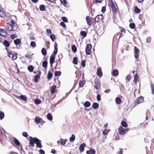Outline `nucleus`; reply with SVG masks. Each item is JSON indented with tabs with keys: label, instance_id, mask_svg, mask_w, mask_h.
<instances>
[{
	"label": "nucleus",
	"instance_id": "8",
	"mask_svg": "<svg viewBox=\"0 0 154 154\" xmlns=\"http://www.w3.org/2000/svg\"><path fill=\"white\" fill-rule=\"evenodd\" d=\"M102 18L103 15L102 14L98 15L94 19V20L95 21V23L96 22L98 23L102 20Z\"/></svg>",
	"mask_w": 154,
	"mask_h": 154
},
{
	"label": "nucleus",
	"instance_id": "49",
	"mask_svg": "<svg viewBox=\"0 0 154 154\" xmlns=\"http://www.w3.org/2000/svg\"><path fill=\"white\" fill-rule=\"evenodd\" d=\"M34 101L36 104H39L41 102V100L39 99H36L34 100Z\"/></svg>",
	"mask_w": 154,
	"mask_h": 154
},
{
	"label": "nucleus",
	"instance_id": "18",
	"mask_svg": "<svg viewBox=\"0 0 154 154\" xmlns=\"http://www.w3.org/2000/svg\"><path fill=\"white\" fill-rule=\"evenodd\" d=\"M96 151L94 149H90L89 150H87L86 151L87 154H95Z\"/></svg>",
	"mask_w": 154,
	"mask_h": 154
},
{
	"label": "nucleus",
	"instance_id": "58",
	"mask_svg": "<svg viewBox=\"0 0 154 154\" xmlns=\"http://www.w3.org/2000/svg\"><path fill=\"white\" fill-rule=\"evenodd\" d=\"M106 9V8L105 6H103L102 7V9H101V11L103 13H104Z\"/></svg>",
	"mask_w": 154,
	"mask_h": 154
},
{
	"label": "nucleus",
	"instance_id": "44",
	"mask_svg": "<svg viewBox=\"0 0 154 154\" xmlns=\"http://www.w3.org/2000/svg\"><path fill=\"white\" fill-rule=\"evenodd\" d=\"M72 51L74 52H75L77 51V48L75 45H73L72 46Z\"/></svg>",
	"mask_w": 154,
	"mask_h": 154
},
{
	"label": "nucleus",
	"instance_id": "43",
	"mask_svg": "<svg viewBox=\"0 0 154 154\" xmlns=\"http://www.w3.org/2000/svg\"><path fill=\"white\" fill-rule=\"evenodd\" d=\"M20 98L23 100L25 101L27 100V97L25 95H21L20 96Z\"/></svg>",
	"mask_w": 154,
	"mask_h": 154
},
{
	"label": "nucleus",
	"instance_id": "55",
	"mask_svg": "<svg viewBox=\"0 0 154 154\" xmlns=\"http://www.w3.org/2000/svg\"><path fill=\"white\" fill-rule=\"evenodd\" d=\"M22 135L23 136L25 137H27L28 136V134L26 132H23L22 133Z\"/></svg>",
	"mask_w": 154,
	"mask_h": 154
},
{
	"label": "nucleus",
	"instance_id": "9",
	"mask_svg": "<svg viewBox=\"0 0 154 154\" xmlns=\"http://www.w3.org/2000/svg\"><path fill=\"white\" fill-rule=\"evenodd\" d=\"M42 121V119L41 118H40L38 116H36L34 122L37 125L38 124Z\"/></svg>",
	"mask_w": 154,
	"mask_h": 154
},
{
	"label": "nucleus",
	"instance_id": "14",
	"mask_svg": "<svg viewBox=\"0 0 154 154\" xmlns=\"http://www.w3.org/2000/svg\"><path fill=\"white\" fill-rule=\"evenodd\" d=\"M124 128L122 127H119V131L120 134L122 135H123L125 134V132L124 131Z\"/></svg>",
	"mask_w": 154,
	"mask_h": 154
},
{
	"label": "nucleus",
	"instance_id": "35",
	"mask_svg": "<svg viewBox=\"0 0 154 154\" xmlns=\"http://www.w3.org/2000/svg\"><path fill=\"white\" fill-rule=\"evenodd\" d=\"M28 70L30 72H32L34 70V67L32 65H30L28 67Z\"/></svg>",
	"mask_w": 154,
	"mask_h": 154
},
{
	"label": "nucleus",
	"instance_id": "56",
	"mask_svg": "<svg viewBox=\"0 0 154 154\" xmlns=\"http://www.w3.org/2000/svg\"><path fill=\"white\" fill-rule=\"evenodd\" d=\"M17 36L16 34H12L11 35V38L12 39H13L16 38Z\"/></svg>",
	"mask_w": 154,
	"mask_h": 154
},
{
	"label": "nucleus",
	"instance_id": "53",
	"mask_svg": "<svg viewBox=\"0 0 154 154\" xmlns=\"http://www.w3.org/2000/svg\"><path fill=\"white\" fill-rule=\"evenodd\" d=\"M63 56L61 54H59L58 55V57L59 58V61H60L59 65H60L61 63L60 59H61L63 58Z\"/></svg>",
	"mask_w": 154,
	"mask_h": 154
},
{
	"label": "nucleus",
	"instance_id": "17",
	"mask_svg": "<svg viewBox=\"0 0 154 154\" xmlns=\"http://www.w3.org/2000/svg\"><path fill=\"white\" fill-rule=\"evenodd\" d=\"M86 146V144L85 143H83L81 144L79 147V149L80 151L81 152H82L84 150V147Z\"/></svg>",
	"mask_w": 154,
	"mask_h": 154
},
{
	"label": "nucleus",
	"instance_id": "12",
	"mask_svg": "<svg viewBox=\"0 0 154 154\" xmlns=\"http://www.w3.org/2000/svg\"><path fill=\"white\" fill-rule=\"evenodd\" d=\"M0 32L4 33V35H2V34L1 33H0V35L4 37H6L7 36V34L6 30L4 29H2L0 28Z\"/></svg>",
	"mask_w": 154,
	"mask_h": 154
},
{
	"label": "nucleus",
	"instance_id": "41",
	"mask_svg": "<svg viewBox=\"0 0 154 154\" xmlns=\"http://www.w3.org/2000/svg\"><path fill=\"white\" fill-rule=\"evenodd\" d=\"M81 35L83 37H85L87 35V33L85 31H81L80 33Z\"/></svg>",
	"mask_w": 154,
	"mask_h": 154
},
{
	"label": "nucleus",
	"instance_id": "39",
	"mask_svg": "<svg viewBox=\"0 0 154 154\" xmlns=\"http://www.w3.org/2000/svg\"><path fill=\"white\" fill-rule=\"evenodd\" d=\"M61 72L60 71H55L54 75L56 77L59 76L60 75Z\"/></svg>",
	"mask_w": 154,
	"mask_h": 154
},
{
	"label": "nucleus",
	"instance_id": "45",
	"mask_svg": "<svg viewBox=\"0 0 154 154\" xmlns=\"http://www.w3.org/2000/svg\"><path fill=\"white\" fill-rule=\"evenodd\" d=\"M72 62L73 64L77 65L78 64L77 58V57H74L73 58Z\"/></svg>",
	"mask_w": 154,
	"mask_h": 154
},
{
	"label": "nucleus",
	"instance_id": "60",
	"mask_svg": "<svg viewBox=\"0 0 154 154\" xmlns=\"http://www.w3.org/2000/svg\"><path fill=\"white\" fill-rule=\"evenodd\" d=\"M151 39L150 37H148L146 39V42H147L150 43L151 41Z\"/></svg>",
	"mask_w": 154,
	"mask_h": 154
},
{
	"label": "nucleus",
	"instance_id": "50",
	"mask_svg": "<svg viewBox=\"0 0 154 154\" xmlns=\"http://www.w3.org/2000/svg\"><path fill=\"white\" fill-rule=\"evenodd\" d=\"M30 46L32 47L35 48L36 46L35 42L34 41L31 42L30 43Z\"/></svg>",
	"mask_w": 154,
	"mask_h": 154
},
{
	"label": "nucleus",
	"instance_id": "10",
	"mask_svg": "<svg viewBox=\"0 0 154 154\" xmlns=\"http://www.w3.org/2000/svg\"><path fill=\"white\" fill-rule=\"evenodd\" d=\"M111 8L112 10V12L114 15H115L116 14V6H115L114 3L112 2V3H111Z\"/></svg>",
	"mask_w": 154,
	"mask_h": 154
},
{
	"label": "nucleus",
	"instance_id": "32",
	"mask_svg": "<svg viewBox=\"0 0 154 154\" xmlns=\"http://www.w3.org/2000/svg\"><path fill=\"white\" fill-rule=\"evenodd\" d=\"M45 6L44 5H41L39 6V9L41 11H44L45 10Z\"/></svg>",
	"mask_w": 154,
	"mask_h": 154
},
{
	"label": "nucleus",
	"instance_id": "27",
	"mask_svg": "<svg viewBox=\"0 0 154 154\" xmlns=\"http://www.w3.org/2000/svg\"><path fill=\"white\" fill-rule=\"evenodd\" d=\"M138 78L139 76L138 75L137 73H136L134 75V82H135V84H136L137 83V81Z\"/></svg>",
	"mask_w": 154,
	"mask_h": 154
},
{
	"label": "nucleus",
	"instance_id": "6",
	"mask_svg": "<svg viewBox=\"0 0 154 154\" xmlns=\"http://www.w3.org/2000/svg\"><path fill=\"white\" fill-rule=\"evenodd\" d=\"M54 51L51 55L55 57V55L57 54L58 51L57 45L56 42H55L54 44Z\"/></svg>",
	"mask_w": 154,
	"mask_h": 154
},
{
	"label": "nucleus",
	"instance_id": "19",
	"mask_svg": "<svg viewBox=\"0 0 154 154\" xmlns=\"http://www.w3.org/2000/svg\"><path fill=\"white\" fill-rule=\"evenodd\" d=\"M86 19L88 24L90 26L91 25V19L89 16H87L86 17Z\"/></svg>",
	"mask_w": 154,
	"mask_h": 154
},
{
	"label": "nucleus",
	"instance_id": "20",
	"mask_svg": "<svg viewBox=\"0 0 154 154\" xmlns=\"http://www.w3.org/2000/svg\"><path fill=\"white\" fill-rule=\"evenodd\" d=\"M2 44L5 47H8L10 45L9 42L6 40H5L2 42Z\"/></svg>",
	"mask_w": 154,
	"mask_h": 154
},
{
	"label": "nucleus",
	"instance_id": "52",
	"mask_svg": "<svg viewBox=\"0 0 154 154\" xmlns=\"http://www.w3.org/2000/svg\"><path fill=\"white\" fill-rule=\"evenodd\" d=\"M97 99L98 101H100L101 100V95L100 94H98L97 96Z\"/></svg>",
	"mask_w": 154,
	"mask_h": 154
},
{
	"label": "nucleus",
	"instance_id": "57",
	"mask_svg": "<svg viewBox=\"0 0 154 154\" xmlns=\"http://www.w3.org/2000/svg\"><path fill=\"white\" fill-rule=\"evenodd\" d=\"M60 25L62 26L63 27H66V25L64 22H61L60 23Z\"/></svg>",
	"mask_w": 154,
	"mask_h": 154
},
{
	"label": "nucleus",
	"instance_id": "47",
	"mask_svg": "<svg viewBox=\"0 0 154 154\" xmlns=\"http://www.w3.org/2000/svg\"><path fill=\"white\" fill-rule=\"evenodd\" d=\"M50 38L53 42H54V40L56 39L55 36L54 34H51L50 35Z\"/></svg>",
	"mask_w": 154,
	"mask_h": 154
},
{
	"label": "nucleus",
	"instance_id": "25",
	"mask_svg": "<svg viewBox=\"0 0 154 154\" xmlns=\"http://www.w3.org/2000/svg\"><path fill=\"white\" fill-rule=\"evenodd\" d=\"M99 106V104L97 103H94L92 106V107L94 109H97L98 108Z\"/></svg>",
	"mask_w": 154,
	"mask_h": 154
},
{
	"label": "nucleus",
	"instance_id": "4",
	"mask_svg": "<svg viewBox=\"0 0 154 154\" xmlns=\"http://www.w3.org/2000/svg\"><path fill=\"white\" fill-rule=\"evenodd\" d=\"M144 101V99L142 96H140L136 99V101L134 102L135 106L138 105L140 103L143 102Z\"/></svg>",
	"mask_w": 154,
	"mask_h": 154
},
{
	"label": "nucleus",
	"instance_id": "5",
	"mask_svg": "<svg viewBox=\"0 0 154 154\" xmlns=\"http://www.w3.org/2000/svg\"><path fill=\"white\" fill-rule=\"evenodd\" d=\"M140 51L138 48L136 47H134V57L136 59H137L139 57Z\"/></svg>",
	"mask_w": 154,
	"mask_h": 154
},
{
	"label": "nucleus",
	"instance_id": "21",
	"mask_svg": "<svg viewBox=\"0 0 154 154\" xmlns=\"http://www.w3.org/2000/svg\"><path fill=\"white\" fill-rule=\"evenodd\" d=\"M14 44L17 46L20 44L21 43V41L20 39H16L14 41Z\"/></svg>",
	"mask_w": 154,
	"mask_h": 154
},
{
	"label": "nucleus",
	"instance_id": "26",
	"mask_svg": "<svg viewBox=\"0 0 154 154\" xmlns=\"http://www.w3.org/2000/svg\"><path fill=\"white\" fill-rule=\"evenodd\" d=\"M85 80L80 81L79 82V86L80 87H83L85 84Z\"/></svg>",
	"mask_w": 154,
	"mask_h": 154
},
{
	"label": "nucleus",
	"instance_id": "3",
	"mask_svg": "<svg viewBox=\"0 0 154 154\" xmlns=\"http://www.w3.org/2000/svg\"><path fill=\"white\" fill-rule=\"evenodd\" d=\"M94 88L97 90H98L99 88L101 87V84L100 83L99 81L97 79H95L94 80Z\"/></svg>",
	"mask_w": 154,
	"mask_h": 154
},
{
	"label": "nucleus",
	"instance_id": "42",
	"mask_svg": "<svg viewBox=\"0 0 154 154\" xmlns=\"http://www.w3.org/2000/svg\"><path fill=\"white\" fill-rule=\"evenodd\" d=\"M41 52L43 55H45L47 54V52L46 49L44 48L42 49Z\"/></svg>",
	"mask_w": 154,
	"mask_h": 154
},
{
	"label": "nucleus",
	"instance_id": "62",
	"mask_svg": "<svg viewBox=\"0 0 154 154\" xmlns=\"http://www.w3.org/2000/svg\"><path fill=\"white\" fill-rule=\"evenodd\" d=\"M108 133V130L106 129L104 130L103 132V133L104 135H107Z\"/></svg>",
	"mask_w": 154,
	"mask_h": 154
},
{
	"label": "nucleus",
	"instance_id": "59",
	"mask_svg": "<svg viewBox=\"0 0 154 154\" xmlns=\"http://www.w3.org/2000/svg\"><path fill=\"white\" fill-rule=\"evenodd\" d=\"M39 152L40 154H45V152L42 149H40L39 150Z\"/></svg>",
	"mask_w": 154,
	"mask_h": 154
},
{
	"label": "nucleus",
	"instance_id": "7",
	"mask_svg": "<svg viewBox=\"0 0 154 154\" xmlns=\"http://www.w3.org/2000/svg\"><path fill=\"white\" fill-rule=\"evenodd\" d=\"M5 28L7 30L10 31H12L14 28L13 26L11 24L8 23L5 25Z\"/></svg>",
	"mask_w": 154,
	"mask_h": 154
},
{
	"label": "nucleus",
	"instance_id": "61",
	"mask_svg": "<svg viewBox=\"0 0 154 154\" xmlns=\"http://www.w3.org/2000/svg\"><path fill=\"white\" fill-rule=\"evenodd\" d=\"M46 32L48 33L51 34V31L50 29H47L46 30Z\"/></svg>",
	"mask_w": 154,
	"mask_h": 154
},
{
	"label": "nucleus",
	"instance_id": "64",
	"mask_svg": "<svg viewBox=\"0 0 154 154\" xmlns=\"http://www.w3.org/2000/svg\"><path fill=\"white\" fill-rule=\"evenodd\" d=\"M120 151L118 152V153H117V154H122V149L120 148Z\"/></svg>",
	"mask_w": 154,
	"mask_h": 154
},
{
	"label": "nucleus",
	"instance_id": "46",
	"mask_svg": "<svg viewBox=\"0 0 154 154\" xmlns=\"http://www.w3.org/2000/svg\"><path fill=\"white\" fill-rule=\"evenodd\" d=\"M63 21V22L65 23L68 22V20L67 18L65 17H61Z\"/></svg>",
	"mask_w": 154,
	"mask_h": 154
},
{
	"label": "nucleus",
	"instance_id": "63",
	"mask_svg": "<svg viewBox=\"0 0 154 154\" xmlns=\"http://www.w3.org/2000/svg\"><path fill=\"white\" fill-rule=\"evenodd\" d=\"M51 153L55 154L56 153V151L55 149H52L51 151Z\"/></svg>",
	"mask_w": 154,
	"mask_h": 154
},
{
	"label": "nucleus",
	"instance_id": "36",
	"mask_svg": "<svg viewBox=\"0 0 154 154\" xmlns=\"http://www.w3.org/2000/svg\"><path fill=\"white\" fill-rule=\"evenodd\" d=\"M134 12L137 14L139 13L140 12V10L137 6H135L134 7Z\"/></svg>",
	"mask_w": 154,
	"mask_h": 154
},
{
	"label": "nucleus",
	"instance_id": "22",
	"mask_svg": "<svg viewBox=\"0 0 154 154\" xmlns=\"http://www.w3.org/2000/svg\"><path fill=\"white\" fill-rule=\"evenodd\" d=\"M112 74L113 76H117L119 74V72L116 69H114L112 72Z\"/></svg>",
	"mask_w": 154,
	"mask_h": 154
},
{
	"label": "nucleus",
	"instance_id": "2",
	"mask_svg": "<svg viewBox=\"0 0 154 154\" xmlns=\"http://www.w3.org/2000/svg\"><path fill=\"white\" fill-rule=\"evenodd\" d=\"M92 46L90 44H87L85 48V52L87 55H89L91 53V49Z\"/></svg>",
	"mask_w": 154,
	"mask_h": 154
},
{
	"label": "nucleus",
	"instance_id": "34",
	"mask_svg": "<svg viewBox=\"0 0 154 154\" xmlns=\"http://www.w3.org/2000/svg\"><path fill=\"white\" fill-rule=\"evenodd\" d=\"M40 79V76L36 75L35 76L34 81L35 82H37L38 81V79Z\"/></svg>",
	"mask_w": 154,
	"mask_h": 154
},
{
	"label": "nucleus",
	"instance_id": "48",
	"mask_svg": "<svg viewBox=\"0 0 154 154\" xmlns=\"http://www.w3.org/2000/svg\"><path fill=\"white\" fill-rule=\"evenodd\" d=\"M135 25L134 23H130L129 24L130 27L132 29H134L135 28Z\"/></svg>",
	"mask_w": 154,
	"mask_h": 154
},
{
	"label": "nucleus",
	"instance_id": "28",
	"mask_svg": "<svg viewBox=\"0 0 154 154\" xmlns=\"http://www.w3.org/2000/svg\"><path fill=\"white\" fill-rule=\"evenodd\" d=\"M53 75L51 71H49L47 75V78L48 80L50 79Z\"/></svg>",
	"mask_w": 154,
	"mask_h": 154
},
{
	"label": "nucleus",
	"instance_id": "51",
	"mask_svg": "<svg viewBox=\"0 0 154 154\" xmlns=\"http://www.w3.org/2000/svg\"><path fill=\"white\" fill-rule=\"evenodd\" d=\"M61 2L65 6H66V0H60Z\"/></svg>",
	"mask_w": 154,
	"mask_h": 154
},
{
	"label": "nucleus",
	"instance_id": "30",
	"mask_svg": "<svg viewBox=\"0 0 154 154\" xmlns=\"http://www.w3.org/2000/svg\"><path fill=\"white\" fill-rule=\"evenodd\" d=\"M47 119L50 121H52L53 119L51 114V113H48L47 115Z\"/></svg>",
	"mask_w": 154,
	"mask_h": 154
},
{
	"label": "nucleus",
	"instance_id": "16",
	"mask_svg": "<svg viewBox=\"0 0 154 154\" xmlns=\"http://www.w3.org/2000/svg\"><path fill=\"white\" fill-rule=\"evenodd\" d=\"M97 75L100 77H101L102 76V72L101 69L100 68H99L97 69Z\"/></svg>",
	"mask_w": 154,
	"mask_h": 154
},
{
	"label": "nucleus",
	"instance_id": "24",
	"mask_svg": "<svg viewBox=\"0 0 154 154\" xmlns=\"http://www.w3.org/2000/svg\"><path fill=\"white\" fill-rule=\"evenodd\" d=\"M115 101L116 103L118 104H120L122 102L121 99L119 97H117L115 99Z\"/></svg>",
	"mask_w": 154,
	"mask_h": 154
},
{
	"label": "nucleus",
	"instance_id": "23",
	"mask_svg": "<svg viewBox=\"0 0 154 154\" xmlns=\"http://www.w3.org/2000/svg\"><path fill=\"white\" fill-rule=\"evenodd\" d=\"M13 139H14V142L15 144L17 146H20V143L18 140L14 137H13Z\"/></svg>",
	"mask_w": 154,
	"mask_h": 154
},
{
	"label": "nucleus",
	"instance_id": "29",
	"mask_svg": "<svg viewBox=\"0 0 154 154\" xmlns=\"http://www.w3.org/2000/svg\"><path fill=\"white\" fill-rule=\"evenodd\" d=\"M91 105L90 103L88 101H86L84 104V106L86 107H88L90 106Z\"/></svg>",
	"mask_w": 154,
	"mask_h": 154
},
{
	"label": "nucleus",
	"instance_id": "37",
	"mask_svg": "<svg viewBox=\"0 0 154 154\" xmlns=\"http://www.w3.org/2000/svg\"><path fill=\"white\" fill-rule=\"evenodd\" d=\"M48 62L46 60H44L42 63V66L45 68H47V67Z\"/></svg>",
	"mask_w": 154,
	"mask_h": 154
},
{
	"label": "nucleus",
	"instance_id": "38",
	"mask_svg": "<svg viewBox=\"0 0 154 154\" xmlns=\"http://www.w3.org/2000/svg\"><path fill=\"white\" fill-rule=\"evenodd\" d=\"M75 139V135L73 134L72 135L71 137L69 138V140L70 142H72L74 141Z\"/></svg>",
	"mask_w": 154,
	"mask_h": 154
},
{
	"label": "nucleus",
	"instance_id": "33",
	"mask_svg": "<svg viewBox=\"0 0 154 154\" xmlns=\"http://www.w3.org/2000/svg\"><path fill=\"white\" fill-rule=\"evenodd\" d=\"M121 124L122 126L125 128H126L128 126V124L124 120H122L121 122Z\"/></svg>",
	"mask_w": 154,
	"mask_h": 154
},
{
	"label": "nucleus",
	"instance_id": "1",
	"mask_svg": "<svg viewBox=\"0 0 154 154\" xmlns=\"http://www.w3.org/2000/svg\"><path fill=\"white\" fill-rule=\"evenodd\" d=\"M29 138L30 146L33 147L34 146V143H35L36 144L37 147L40 148L42 147L41 140L35 137L32 138V137H29Z\"/></svg>",
	"mask_w": 154,
	"mask_h": 154
},
{
	"label": "nucleus",
	"instance_id": "31",
	"mask_svg": "<svg viewBox=\"0 0 154 154\" xmlns=\"http://www.w3.org/2000/svg\"><path fill=\"white\" fill-rule=\"evenodd\" d=\"M67 140V139H63L61 138L60 139L61 143L62 145H64L65 144Z\"/></svg>",
	"mask_w": 154,
	"mask_h": 154
},
{
	"label": "nucleus",
	"instance_id": "13",
	"mask_svg": "<svg viewBox=\"0 0 154 154\" xmlns=\"http://www.w3.org/2000/svg\"><path fill=\"white\" fill-rule=\"evenodd\" d=\"M9 57L10 58H11L12 60H15L17 58V56L16 54H14L12 53H10L9 54Z\"/></svg>",
	"mask_w": 154,
	"mask_h": 154
},
{
	"label": "nucleus",
	"instance_id": "54",
	"mask_svg": "<svg viewBox=\"0 0 154 154\" xmlns=\"http://www.w3.org/2000/svg\"><path fill=\"white\" fill-rule=\"evenodd\" d=\"M81 65L83 67L85 66V60H84L82 61Z\"/></svg>",
	"mask_w": 154,
	"mask_h": 154
},
{
	"label": "nucleus",
	"instance_id": "40",
	"mask_svg": "<svg viewBox=\"0 0 154 154\" xmlns=\"http://www.w3.org/2000/svg\"><path fill=\"white\" fill-rule=\"evenodd\" d=\"M5 116V114L4 112L2 111H0V120H2L4 118Z\"/></svg>",
	"mask_w": 154,
	"mask_h": 154
},
{
	"label": "nucleus",
	"instance_id": "15",
	"mask_svg": "<svg viewBox=\"0 0 154 154\" xmlns=\"http://www.w3.org/2000/svg\"><path fill=\"white\" fill-rule=\"evenodd\" d=\"M56 88L57 86L56 85H54L51 87L50 91L52 93L54 94L56 93Z\"/></svg>",
	"mask_w": 154,
	"mask_h": 154
},
{
	"label": "nucleus",
	"instance_id": "11",
	"mask_svg": "<svg viewBox=\"0 0 154 154\" xmlns=\"http://www.w3.org/2000/svg\"><path fill=\"white\" fill-rule=\"evenodd\" d=\"M55 57L51 55L50 59V65L51 67H52V65L54 63V61L55 60Z\"/></svg>",
	"mask_w": 154,
	"mask_h": 154
}]
</instances>
